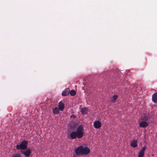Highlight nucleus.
Returning <instances> with one entry per match:
<instances>
[{
  "label": "nucleus",
  "instance_id": "3",
  "mask_svg": "<svg viewBox=\"0 0 157 157\" xmlns=\"http://www.w3.org/2000/svg\"><path fill=\"white\" fill-rule=\"evenodd\" d=\"M28 144L27 141L24 140L20 144L16 146V148L17 149L25 150L27 148V145Z\"/></svg>",
  "mask_w": 157,
  "mask_h": 157
},
{
  "label": "nucleus",
  "instance_id": "13",
  "mask_svg": "<svg viewBox=\"0 0 157 157\" xmlns=\"http://www.w3.org/2000/svg\"><path fill=\"white\" fill-rule=\"evenodd\" d=\"M88 109L87 108H82L81 109V112L82 115H85L87 113Z\"/></svg>",
  "mask_w": 157,
  "mask_h": 157
},
{
  "label": "nucleus",
  "instance_id": "16",
  "mask_svg": "<svg viewBox=\"0 0 157 157\" xmlns=\"http://www.w3.org/2000/svg\"><path fill=\"white\" fill-rule=\"evenodd\" d=\"M70 94L71 96H74L76 94V92L74 90H72L70 92Z\"/></svg>",
  "mask_w": 157,
  "mask_h": 157
},
{
  "label": "nucleus",
  "instance_id": "14",
  "mask_svg": "<svg viewBox=\"0 0 157 157\" xmlns=\"http://www.w3.org/2000/svg\"><path fill=\"white\" fill-rule=\"evenodd\" d=\"M137 141L136 140H134L132 141L131 144V146L133 147H136L137 146Z\"/></svg>",
  "mask_w": 157,
  "mask_h": 157
},
{
  "label": "nucleus",
  "instance_id": "6",
  "mask_svg": "<svg viewBox=\"0 0 157 157\" xmlns=\"http://www.w3.org/2000/svg\"><path fill=\"white\" fill-rule=\"evenodd\" d=\"M146 146H144L143 148L140 151L139 153L138 157H144V152L146 150Z\"/></svg>",
  "mask_w": 157,
  "mask_h": 157
},
{
  "label": "nucleus",
  "instance_id": "4",
  "mask_svg": "<svg viewBox=\"0 0 157 157\" xmlns=\"http://www.w3.org/2000/svg\"><path fill=\"white\" fill-rule=\"evenodd\" d=\"M21 153L24 155L26 157H29L31 153V151L30 149H27L24 151H21Z\"/></svg>",
  "mask_w": 157,
  "mask_h": 157
},
{
  "label": "nucleus",
  "instance_id": "5",
  "mask_svg": "<svg viewBox=\"0 0 157 157\" xmlns=\"http://www.w3.org/2000/svg\"><path fill=\"white\" fill-rule=\"evenodd\" d=\"M101 123L98 120L95 121L94 123V127L96 129H99L101 127Z\"/></svg>",
  "mask_w": 157,
  "mask_h": 157
},
{
  "label": "nucleus",
  "instance_id": "8",
  "mask_svg": "<svg viewBox=\"0 0 157 157\" xmlns=\"http://www.w3.org/2000/svg\"><path fill=\"white\" fill-rule=\"evenodd\" d=\"M58 108L60 110L63 111L64 108V104L62 102L60 101L59 103Z\"/></svg>",
  "mask_w": 157,
  "mask_h": 157
},
{
  "label": "nucleus",
  "instance_id": "9",
  "mask_svg": "<svg viewBox=\"0 0 157 157\" xmlns=\"http://www.w3.org/2000/svg\"><path fill=\"white\" fill-rule=\"evenodd\" d=\"M141 118L144 121H146L150 119V117L148 115L144 114L142 115Z\"/></svg>",
  "mask_w": 157,
  "mask_h": 157
},
{
  "label": "nucleus",
  "instance_id": "7",
  "mask_svg": "<svg viewBox=\"0 0 157 157\" xmlns=\"http://www.w3.org/2000/svg\"><path fill=\"white\" fill-rule=\"evenodd\" d=\"M149 123L146 121H142L139 123V126L140 128H145L148 125Z\"/></svg>",
  "mask_w": 157,
  "mask_h": 157
},
{
  "label": "nucleus",
  "instance_id": "1",
  "mask_svg": "<svg viewBox=\"0 0 157 157\" xmlns=\"http://www.w3.org/2000/svg\"><path fill=\"white\" fill-rule=\"evenodd\" d=\"M84 131V127L82 125H80L77 128L76 132H72L70 135V137L71 139H75L77 137L78 138H81L83 136Z\"/></svg>",
  "mask_w": 157,
  "mask_h": 157
},
{
  "label": "nucleus",
  "instance_id": "17",
  "mask_svg": "<svg viewBox=\"0 0 157 157\" xmlns=\"http://www.w3.org/2000/svg\"><path fill=\"white\" fill-rule=\"evenodd\" d=\"M11 157H21V155L19 153L13 155Z\"/></svg>",
  "mask_w": 157,
  "mask_h": 157
},
{
  "label": "nucleus",
  "instance_id": "10",
  "mask_svg": "<svg viewBox=\"0 0 157 157\" xmlns=\"http://www.w3.org/2000/svg\"><path fill=\"white\" fill-rule=\"evenodd\" d=\"M70 90L69 88H67L62 93V95L63 96H67L69 94Z\"/></svg>",
  "mask_w": 157,
  "mask_h": 157
},
{
  "label": "nucleus",
  "instance_id": "18",
  "mask_svg": "<svg viewBox=\"0 0 157 157\" xmlns=\"http://www.w3.org/2000/svg\"><path fill=\"white\" fill-rule=\"evenodd\" d=\"M70 117L71 118H73L75 119L76 117V116L74 115H72Z\"/></svg>",
  "mask_w": 157,
  "mask_h": 157
},
{
  "label": "nucleus",
  "instance_id": "12",
  "mask_svg": "<svg viewBox=\"0 0 157 157\" xmlns=\"http://www.w3.org/2000/svg\"><path fill=\"white\" fill-rule=\"evenodd\" d=\"M59 110L57 107H55L52 109L53 113L54 114H58L59 113Z\"/></svg>",
  "mask_w": 157,
  "mask_h": 157
},
{
  "label": "nucleus",
  "instance_id": "11",
  "mask_svg": "<svg viewBox=\"0 0 157 157\" xmlns=\"http://www.w3.org/2000/svg\"><path fill=\"white\" fill-rule=\"evenodd\" d=\"M152 100L155 103H157V93H154L152 96Z\"/></svg>",
  "mask_w": 157,
  "mask_h": 157
},
{
  "label": "nucleus",
  "instance_id": "15",
  "mask_svg": "<svg viewBox=\"0 0 157 157\" xmlns=\"http://www.w3.org/2000/svg\"><path fill=\"white\" fill-rule=\"evenodd\" d=\"M117 97L118 96L117 95H114L111 98V102L113 103L115 102Z\"/></svg>",
  "mask_w": 157,
  "mask_h": 157
},
{
  "label": "nucleus",
  "instance_id": "2",
  "mask_svg": "<svg viewBox=\"0 0 157 157\" xmlns=\"http://www.w3.org/2000/svg\"><path fill=\"white\" fill-rule=\"evenodd\" d=\"M75 151L76 155L82 156L84 155H88L90 153V151L87 147H84L82 146H80L75 149Z\"/></svg>",
  "mask_w": 157,
  "mask_h": 157
}]
</instances>
